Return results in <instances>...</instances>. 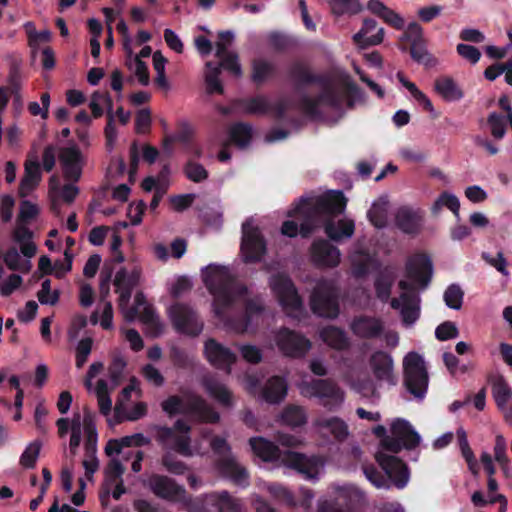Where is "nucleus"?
I'll return each instance as SVG.
<instances>
[{
    "instance_id": "31",
    "label": "nucleus",
    "mask_w": 512,
    "mask_h": 512,
    "mask_svg": "<svg viewBox=\"0 0 512 512\" xmlns=\"http://www.w3.org/2000/svg\"><path fill=\"white\" fill-rule=\"evenodd\" d=\"M352 333L362 339L378 337L383 331V323L380 319L371 316L355 317L350 323Z\"/></svg>"
},
{
    "instance_id": "16",
    "label": "nucleus",
    "mask_w": 512,
    "mask_h": 512,
    "mask_svg": "<svg viewBox=\"0 0 512 512\" xmlns=\"http://www.w3.org/2000/svg\"><path fill=\"white\" fill-rule=\"evenodd\" d=\"M241 257L246 263L259 262L266 253V241L259 225L249 219L242 225Z\"/></svg>"
},
{
    "instance_id": "7",
    "label": "nucleus",
    "mask_w": 512,
    "mask_h": 512,
    "mask_svg": "<svg viewBox=\"0 0 512 512\" xmlns=\"http://www.w3.org/2000/svg\"><path fill=\"white\" fill-rule=\"evenodd\" d=\"M134 447L133 435L125 436L119 440H110L106 444L105 453L110 458L105 468V488L107 493L111 491L113 498L119 499L124 493L122 475L125 468L121 462V456L127 460L128 455L123 454V448Z\"/></svg>"
},
{
    "instance_id": "18",
    "label": "nucleus",
    "mask_w": 512,
    "mask_h": 512,
    "mask_svg": "<svg viewBox=\"0 0 512 512\" xmlns=\"http://www.w3.org/2000/svg\"><path fill=\"white\" fill-rule=\"evenodd\" d=\"M119 308L127 321L132 322L139 319L144 324L155 327V331L153 332L155 335L162 331V324L158 316L155 314L153 308L148 305L142 293L135 295L134 304L132 306L129 302H125L123 305L119 303Z\"/></svg>"
},
{
    "instance_id": "29",
    "label": "nucleus",
    "mask_w": 512,
    "mask_h": 512,
    "mask_svg": "<svg viewBox=\"0 0 512 512\" xmlns=\"http://www.w3.org/2000/svg\"><path fill=\"white\" fill-rule=\"evenodd\" d=\"M384 34V29L378 27L375 20L366 18L361 29L353 35L352 39L358 47L366 48L380 44L384 39Z\"/></svg>"
},
{
    "instance_id": "2",
    "label": "nucleus",
    "mask_w": 512,
    "mask_h": 512,
    "mask_svg": "<svg viewBox=\"0 0 512 512\" xmlns=\"http://www.w3.org/2000/svg\"><path fill=\"white\" fill-rule=\"evenodd\" d=\"M346 199L341 191H329L321 196L301 199L289 216L301 217L300 233L306 237L323 227L328 238L335 242L350 239L355 222L344 214Z\"/></svg>"
},
{
    "instance_id": "17",
    "label": "nucleus",
    "mask_w": 512,
    "mask_h": 512,
    "mask_svg": "<svg viewBox=\"0 0 512 512\" xmlns=\"http://www.w3.org/2000/svg\"><path fill=\"white\" fill-rule=\"evenodd\" d=\"M311 308L320 317L335 318L338 315L336 288L333 282L321 280L317 283L311 296Z\"/></svg>"
},
{
    "instance_id": "19",
    "label": "nucleus",
    "mask_w": 512,
    "mask_h": 512,
    "mask_svg": "<svg viewBox=\"0 0 512 512\" xmlns=\"http://www.w3.org/2000/svg\"><path fill=\"white\" fill-rule=\"evenodd\" d=\"M168 312L177 331L192 336L201 333L203 323L189 306L177 303L172 305Z\"/></svg>"
},
{
    "instance_id": "30",
    "label": "nucleus",
    "mask_w": 512,
    "mask_h": 512,
    "mask_svg": "<svg viewBox=\"0 0 512 512\" xmlns=\"http://www.w3.org/2000/svg\"><path fill=\"white\" fill-rule=\"evenodd\" d=\"M342 380L353 390L365 393L373 389V380L363 365H352L342 374Z\"/></svg>"
},
{
    "instance_id": "10",
    "label": "nucleus",
    "mask_w": 512,
    "mask_h": 512,
    "mask_svg": "<svg viewBox=\"0 0 512 512\" xmlns=\"http://www.w3.org/2000/svg\"><path fill=\"white\" fill-rule=\"evenodd\" d=\"M161 406L170 416L175 414L191 415L203 422H216L219 419L218 413L203 398L192 392L182 396H171L163 401Z\"/></svg>"
},
{
    "instance_id": "48",
    "label": "nucleus",
    "mask_w": 512,
    "mask_h": 512,
    "mask_svg": "<svg viewBox=\"0 0 512 512\" xmlns=\"http://www.w3.org/2000/svg\"><path fill=\"white\" fill-rule=\"evenodd\" d=\"M492 392L498 407L501 410L505 409L511 400L512 391L503 377H498L494 381Z\"/></svg>"
},
{
    "instance_id": "14",
    "label": "nucleus",
    "mask_w": 512,
    "mask_h": 512,
    "mask_svg": "<svg viewBox=\"0 0 512 512\" xmlns=\"http://www.w3.org/2000/svg\"><path fill=\"white\" fill-rule=\"evenodd\" d=\"M210 446L218 456L216 467L219 473L236 485L246 487L249 484L248 473L231 454L227 441L221 437H214L210 440Z\"/></svg>"
},
{
    "instance_id": "12",
    "label": "nucleus",
    "mask_w": 512,
    "mask_h": 512,
    "mask_svg": "<svg viewBox=\"0 0 512 512\" xmlns=\"http://www.w3.org/2000/svg\"><path fill=\"white\" fill-rule=\"evenodd\" d=\"M346 98L344 86L337 81H328L322 85L318 97L304 96L301 108L308 114L319 115L329 111H340Z\"/></svg>"
},
{
    "instance_id": "38",
    "label": "nucleus",
    "mask_w": 512,
    "mask_h": 512,
    "mask_svg": "<svg viewBox=\"0 0 512 512\" xmlns=\"http://www.w3.org/2000/svg\"><path fill=\"white\" fill-rule=\"evenodd\" d=\"M206 392L223 405L231 404V393L227 387L219 382L214 376H206L202 380Z\"/></svg>"
},
{
    "instance_id": "43",
    "label": "nucleus",
    "mask_w": 512,
    "mask_h": 512,
    "mask_svg": "<svg viewBox=\"0 0 512 512\" xmlns=\"http://www.w3.org/2000/svg\"><path fill=\"white\" fill-rule=\"evenodd\" d=\"M443 207L448 208L457 219L460 218V202L456 195L450 192H443L431 206V212L437 215Z\"/></svg>"
},
{
    "instance_id": "55",
    "label": "nucleus",
    "mask_w": 512,
    "mask_h": 512,
    "mask_svg": "<svg viewBox=\"0 0 512 512\" xmlns=\"http://www.w3.org/2000/svg\"><path fill=\"white\" fill-rule=\"evenodd\" d=\"M5 264L11 270L28 271L30 269V261L23 260L16 248L9 249L3 256Z\"/></svg>"
},
{
    "instance_id": "3",
    "label": "nucleus",
    "mask_w": 512,
    "mask_h": 512,
    "mask_svg": "<svg viewBox=\"0 0 512 512\" xmlns=\"http://www.w3.org/2000/svg\"><path fill=\"white\" fill-rule=\"evenodd\" d=\"M373 432L380 438L375 460L396 488H405L410 480V471L397 454L402 449L410 450L418 446L421 441L420 435L402 418H396L390 423L389 433L382 425L376 426Z\"/></svg>"
},
{
    "instance_id": "52",
    "label": "nucleus",
    "mask_w": 512,
    "mask_h": 512,
    "mask_svg": "<svg viewBox=\"0 0 512 512\" xmlns=\"http://www.w3.org/2000/svg\"><path fill=\"white\" fill-rule=\"evenodd\" d=\"M487 123L490 133L495 139L501 140L505 136L507 124L509 123L505 116L492 112L487 118Z\"/></svg>"
},
{
    "instance_id": "59",
    "label": "nucleus",
    "mask_w": 512,
    "mask_h": 512,
    "mask_svg": "<svg viewBox=\"0 0 512 512\" xmlns=\"http://www.w3.org/2000/svg\"><path fill=\"white\" fill-rule=\"evenodd\" d=\"M265 489L276 499L283 501L288 506H296L293 495L285 487L279 484H265Z\"/></svg>"
},
{
    "instance_id": "24",
    "label": "nucleus",
    "mask_w": 512,
    "mask_h": 512,
    "mask_svg": "<svg viewBox=\"0 0 512 512\" xmlns=\"http://www.w3.org/2000/svg\"><path fill=\"white\" fill-rule=\"evenodd\" d=\"M424 222V211L410 206L400 207L395 214V225L405 234L420 233Z\"/></svg>"
},
{
    "instance_id": "23",
    "label": "nucleus",
    "mask_w": 512,
    "mask_h": 512,
    "mask_svg": "<svg viewBox=\"0 0 512 512\" xmlns=\"http://www.w3.org/2000/svg\"><path fill=\"white\" fill-rule=\"evenodd\" d=\"M59 161L64 178L71 182H77L82 175L84 157L79 148L71 144L60 150Z\"/></svg>"
},
{
    "instance_id": "34",
    "label": "nucleus",
    "mask_w": 512,
    "mask_h": 512,
    "mask_svg": "<svg viewBox=\"0 0 512 512\" xmlns=\"http://www.w3.org/2000/svg\"><path fill=\"white\" fill-rule=\"evenodd\" d=\"M366 7L372 14L380 17L394 28L398 30L404 28V19L380 0H369Z\"/></svg>"
},
{
    "instance_id": "6",
    "label": "nucleus",
    "mask_w": 512,
    "mask_h": 512,
    "mask_svg": "<svg viewBox=\"0 0 512 512\" xmlns=\"http://www.w3.org/2000/svg\"><path fill=\"white\" fill-rule=\"evenodd\" d=\"M234 41L232 31H223L219 33V39L215 43V56L219 63L207 61L204 69V81L209 94H222L224 91L220 79L221 69L225 70L231 76L240 78L242 76V67L239 62L237 52L230 49Z\"/></svg>"
},
{
    "instance_id": "46",
    "label": "nucleus",
    "mask_w": 512,
    "mask_h": 512,
    "mask_svg": "<svg viewBox=\"0 0 512 512\" xmlns=\"http://www.w3.org/2000/svg\"><path fill=\"white\" fill-rule=\"evenodd\" d=\"M89 107L92 110L94 118H99L104 113V107L107 108V116L113 114L111 97L106 93L94 92L91 95Z\"/></svg>"
},
{
    "instance_id": "35",
    "label": "nucleus",
    "mask_w": 512,
    "mask_h": 512,
    "mask_svg": "<svg viewBox=\"0 0 512 512\" xmlns=\"http://www.w3.org/2000/svg\"><path fill=\"white\" fill-rule=\"evenodd\" d=\"M41 171L37 161L28 160L25 163V173L20 182L21 196H28L40 183Z\"/></svg>"
},
{
    "instance_id": "1",
    "label": "nucleus",
    "mask_w": 512,
    "mask_h": 512,
    "mask_svg": "<svg viewBox=\"0 0 512 512\" xmlns=\"http://www.w3.org/2000/svg\"><path fill=\"white\" fill-rule=\"evenodd\" d=\"M202 281L212 296L216 318L236 333L256 329L264 305L259 297H250L248 288L237 283L228 266L209 264L201 269Z\"/></svg>"
},
{
    "instance_id": "56",
    "label": "nucleus",
    "mask_w": 512,
    "mask_h": 512,
    "mask_svg": "<svg viewBox=\"0 0 512 512\" xmlns=\"http://www.w3.org/2000/svg\"><path fill=\"white\" fill-rule=\"evenodd\" d=\"M463 296L460 286L452 284L445 290L443 298L449 308L459 310L462 307Z\"/></svg>"
},
{
    "instance_id": "41",
    "label": "nucleus",
    "mask_w": 512,
    "mask_h": 512,
    "mask_svg": "<svg viewBox=\"0 0 512 512\" xmlns=\"http://www.w3.org/2000/svg\"><path fill=\"white\" fill-rule=\"evenodd\" d=\"M125 54L128 69L134 73L141 85L147 86L150 83V76L146 63L140 60L139 56H135L133 48L130 53Z\"/></svg>"
},
{
    "instance_id": "47",
    "label": "nucleus",
    "mask_w": 512,
    "mask_h": 512,
    "mask_svg": "<svg viewBox=\"0 0 512 512\" xmlns=\"http://www.w3.org/2000/svg\"><path fill=\"white\" fill-rule=\"evenodd\" d=\"M50 193L53 196H59L68 203L73 202L79 193L78 187L74 183H69L60 188L59 179L56 176H52L49 181Z\"/></svg>"
},
{
    "instance_id": "44",
    "label": "nucleus",
    "mask_w": 512,
    "mask_h": 512,
    "mask_svg": "<svg viewBox=\"0 0 512 512\" xmlns=\"http://www.w3.org/2000/svg\"><path fill=\"white\" fill-rule=\"evenodd\" d=\"M456 435H457L458 444H459L461 454H462L463 458L466 460L469 470L474 475H478L479 465L474 456L473 451L471 450V448L469 446L467 434H466L465 430L463 428H459L456 432Z\"/></svg>"
},
{
    "instance_id": "9",
    "label": "nucleus",
    "mask_w": 512,
    "mask_h": 512,
    "mask_svg": "<svg viewBox=\"0 0 512 512\" xmlns=\"http://www.w3.org/2000/svg\"><path fill=\"white\" fill-rule=\"evenodd\" d=\"M155 438L165 449L176 451L185 457L202 454L200 444L196 441L191 444L190 426L183 420H177L172 428L154 426Z\"/></svg>"
},
{
    "instance_id": "49",
    "label": "nucleus",
    "mask_w": 512,
    "mask_h": 512,
    "mask_svg": "<svg viewBox=\"0 0 512 512\" xmlns=\"http://www.w3.org/2000/svg\"><path fill=\"white\" fill-rule=\"evenodd\" d=\"M397 79L409 91V93L411 94V97L414 100H416L419 104H421L430 113H434V107H433L431 101L427 98V96L423 92H421L417 88V86L413 82L406 79L401 72L397 73Z\"/></svg>"
},
{
    "instance_id": "61",
    "label": "nucleus",
    "mask_w": 512,
    "mask_h": 512,
    "mask_svg": "<svg viewBox=\"0 0 512 512\" xmlns=\"http://www.w3.org/2000/svg\"><path fill=\"white\" fill-rule=\"evenodd\" d=\"M507 442L503 435L497 434L495 436L494 445V458L502 466L505 473H507L508 456L506 453Z\"/></svg>"
},
{
    "instance_id": "37",
    "label": "nucleus",
    "mask_w": 512,
    "mask_h": 512,
    "mask_svg": "<svg viewBox=\"0 0 512 512\" xmlns=\"http://www.w3.org/2000/svg\"><path fill=\"white\" fill-rule=\"evenodd\" d=\"M350 261L352 273L356 277L365 275L375 262L373 256L364 251L360 243H357L351 252Z\"/></svg>"
},
{
    "instance_id": "50",
    "label": "nucleus",
    "mask_w": 512,
    "mask_h": 512,
    "mask_svg": "<svg viewBox=\"0 0 512 512\" xmlns=\"http://www.w3.org/2000/svg\"><path fill=\"white\" fill-rule=\"evenodd\" d=\"M230 139L237 146L246 147L253 136V129L248 124L238 123L230 128Z\"/></svg>"
},
{
    "instance_id": "58",
    "label": "nucleus",
    "mask_w": 512,
    "mask_h": 512,
    "mask_svg": "<svg viewBox=\"0 0 512 512\" xmlns=\"http://www.w3.org/2000/svg\"><path fill=\"white\" fill-rule=\"evenodd\" d=\"M125 367V359L121 355H115L109 367V378L113 387H116L120 383Z\"/></svg>"
},
{
    "instance_id": "40",
    "label": "nucleus",
    "mask_w": 512,
    "mask_h": 512,
    "mask_svg": "<svg viewBox=\"0 0 512 512\" xmlns=\"http://www.w3.org/2000/svg\"><path fill=\"white\" fill-rule=\"evenodd\" d=\"M282 424L290 426V427H299L307 422V413L306 410L297 405H289L279 416Z\"/></svg>"
},
{
    "instance_id": "33",
    "label": "nucleus",
    "mask_w": 512,
    "mask_h": 512,
    "mask_svg": "<svg viewBox=\"0 0 512 512\" xmlns=\"http://www.w3.org/2000/svg\"><path fill=\"white\" fill-rule=\"evenodd\" d=\"M390 204L386 195L376 199L367 212V218L376 228H384L388 224Z\"/></svg>"
},
{
    "instance_id": "63",
    "label": "nucleus",
    "mask_w": 512,
    "mask_h": 512,
    "mask_svg": "<svg viewBox=\"0 0 512 512\" xmlns=\"http://www.w3.org/2000/svg\"><path fill=\"white\" fill-rule=\"evenodd\" d=\"M411 57L418 63L425 66H431L435 60L422 43L414 44L410 49Z\"/></svg>"
},
{
    "instance_id": "51",
    "label": "nucleus",
    "mask_w": 512,
    "mask_h": 512,
    "mask_svg": "<svg viewBox=\"0 0 512 512\" xmlns=\"http://www.w3.org/2000/svg\"><path fill=\"white\" fill-rule=\"evenodd\" d=\"M94 393L98 400L100 412L105 416L109 415L112 409V401L109 396L107 383L104 380H99L94 388Z\"/></svg>"
},
{
    "instance_id": "13",
    "label": "nucleus",
    "mask_w": 512,
    "mask_h": 512,
    "mask_svg": "<svg viewBox=\"0 0 512 512\" xmlns=\"http://www.w3.org/2000/svg\"><path fill=\"white\" fill-rule=\"evenodd\" d=\"M269 286L284 313L299 319L303 313V304L290 278L284 273L274 274L269 279Z\"/></svg>"
},
{
    "instance_id": "11",
    "label": "nucleus",
    "mask_w": 512,
    "mask_h": 512,
    "mask_svg": "<svg viewBox=\"0 0 512 512\" xmlns=\"http://www.w3.org/2000/svg\"><path fill=\"white\" fill-rule=\"evenodd\" d=\"M300 394L306 398H317L326 409L333 411L344 402V391L332 380L311 379L306 377L296 384Z\"/></svg>"
},
{
    "instance_id": "32",
    "label": "nucleus",
    "mask_w": 512,
    "mask_h": 512,
    "mask_svg": "<svg viewBox=\"0 0 512 512\" xmlns=\"http://www.w3.org/2000/svg\"><path fill=\"white\" fill-rule=\"evenodd\" d=\"M288 385L286 379L274 376L270 378L260 392V396L268 403L281 402L287 395Z\"/></svg>"
},
{
    "instance_id": "53",
    "label": "nucleus",
    "mask_w": 512,
    "mask_h": 512,
    "mask_svg": "<svg viewBox=\"0 0 512 512\" xmlns=\"http://www.w3.org/2000/svg\"><path fill=\"white\" fill-rule=\"evenodd\" d=\"M363 473L366 479L378 489H389L393 484L389 476L386 474V478L373 466H364Z\"/></svg>"
},
{
    "instance_id": "27",
    "label": "nucleus",
    "mask_w": 512,
    "mask_h": 512,
    "mask_svg": "<svg viewBox=\"0 0 512 512\" xmlns=\"http://www.w3.org/2000/svg\"><path fill=\"white\" fill-rule=\"evenodd\" d=\"M147 486L158 497L169 500H180L184 497L185 490L178 486L171 478L154 474L147 480Z\"/></svg>"
},
{
    "instance_id": "5",
    "label": "nucleus",
    "mask_w": 512,
    "mask_h": 512,
    "mask_svg": "<svg viewBox=\"0 0 512 512\" xmlns=\"http://www.w3.org/2000/svg\"><path fill=\"white\" fill-rule=\"evenodd\" d=\"M254 454L263 461H278L282 465L297 470L307 480H318L324 472V460L317 456L307 457L292 451H280L272 442L262 438L250 439Z\"/></svg>"
},
{
    "instance_id": "39",
    "label": "nucleus",
    "mask_w": 512,
    "mask_h": 512,
    "mask_svg": "<svg viewBox=\"0 0 512 512\" xmlns=\"http://www.w3.org/2000/svg\"><path fill=\"white\" fill-rule=\"evenodd\" d=\"M206 502L215 506L219 512H236L241 509L240 501L231 497L226 491L208 494Z\"/></svg>"
},
{
    "instance_id": "21",
    "label": "nucleus",
    "mask_w": 512,
    "mask_h": 512,
    "mask_svg": "<svg viewBox=\"0 0 512 512\" xmlns=\"http://www.w3.org/2000/svg\"><path fill=\"white\" fill-rule=\"evenodd\" d=\"M310 261L319 268H334L341 260L340 250L327 240H315L310 247Z\"/></svg>"
},
{
    "instance_id": "57",
    "label": "nucleus",
    "mask_w": 512,
    "mask_h": 512,
    "mask_svg": "<svg viewBox=\"0 0 512 512\" xmlns=\"http://www.w3.org/2000/svg\"><path fill=\"white\" fill-rule=\"evenodd\" d=\"M274 71L273 65L263 59H257L253 62L252 79L257 83H262L268 79Z\"/></svg>"
},
{
    "instance_id": "20",
    "label": "nucleus",
    "mask_w": 512,
    "mask_h": 512,
    "mask_svg": "<svg viewBox=\"0 0 512 512\" xmlns=\"http://www.w3.org/2000/svg\"><path fill=\"white\" fill-rule=\"evenodd\" d=\"M312 428L314 433L323 439L343 441L349 435L345 421L336 416H319L313 421Z\"/></svg>"
},
{
    "instance_id": "45",
    "label": "nucleus",
    "mask_w": 512,
    "mask_h": 512,
    "mask_svg": "<svg viewBox=\"0 0 512 512\" xmlns=\"http://www.w3.org/2000/svg\"><path fill=\"white\" fill-rule=\"evenodd\" d=\"M395 280V272L392 269H384L375 281L376 294L382 301H387L390 297L391 287Z\"/></svg>"
},
{
    "instance_id": "22",
    "label": "nucleus",
    "mask_w": 512,
    "mask_h": 512,
    "mask_svg": "<svg viewBox=\"0 0 512 512\" xmlns=\"http://www.w3.org/2000/svg\"><path fill=\"white\" fill-rule=\"evenodd\" d=\"M278 348L291 357H302L311 349V342L288 329H281L275 336Z\"/></svg>"
},
{
    "instance_id": "8",
    "label": "nucleus",
    "mask_w": 512,
    "mask_h": 512,
    "mask_svg": "<svg viewBox=\"0 0 512 512\" xmlns=\"http://www.w3.org/2000/svg\"><path fill=\"white\" fill-rule=\"evenodd\" d=\"M94 420L95 415L87 410L84 415L74 413L71 419L60 418L57 420L56 425L60 437L65 436L69 431L71 433L69 449L72 455L76 454L82 437L85 439V447L97 444V430Z\"/></svg>"
},
{
    "instance_id": "36",
    "label": "nucleus",
    "mask_w": 512,
    "mask_h": 512,
    "mask_svg": "<svg viewBox=\"0 0 512 512\" xmlns=\"http://www.w3.org/2000/svg\"><path fill=\"white\" fill-rule=\"evenodd\" d=\"M320 338L325 344L335 350L342 351L351 346L350 338L347 336L346 332L334 326L322 329Z\"/></svg>"
},
{
    "instance_id": "60",
    "label": "nucleus",
    "mask_w": 512,
    "mask_h": 512,
    "mask_svg": "<svg viewBox=\"0 0 512 512\" xmlns=\"http://www.w3.org/2000/svg\"><path fill=\"white\" fill-rule=\"evenodd\" d=\"M270 109V104L265 97L259 96L248 99L243 104V110L249 114H263Z\"/></svg>"
},
{
    "instance_id": "62",
    "label": "nucleus",
    "mask_w": 512,
    "mask_h": 512,
    "mask_svg": "<svg viewBox=\"0 0 512 512\" xmlns=\"http://www.w3.org/2000/svg\"><path fill=\"white\" fill-rule=\"evenodd\" d=\"M41 445L38 442L30 443L20 457V464L25 468L34 467L40 453Z\"/></svg>"
},
{
    "instance_id": "26",
    "label": "nucleus",
    "mask_w": 512,
    "mask_h": 512,
    "mask_svg": "<svg viewBox=\"0 0 512 512\" xmlns=\"http://www.w3.org/2000/svg\"><path fill=\"white\" fill-rule=\"evenodd\" d=\"M369 367L377 381L394 385V363L390 354L384 351H375L369 358Z\"/></svg>"
},
{
    "instance_id": "64",
    "label": "nucleus",
    "mask_w": 512,
    "mask_h": 512,
    "mask_svg": "<svg viewBox=\"0 0 512 512\" xmlns=\"http://www.w3.org/2000/svg\"><path fill=\"white\" fill-rule=\"evenodd\" d=\"M162 465L168 472L176 475L183 474L187 469L186 465L169 451L163 455Z\"/></svg>"
},
{
    "instance_id": "42",
    "label": "nucleus",
    "mask_w": 512,
    "mask_h": 512,
    "mask_svg": "<svg viewBox=\"0 0 512 512\" xmlns=\"http://www.w3.org/2000/svg\"><path fill=\"white\" fill-rule=\"evenodd\" d=\"M435 89L446 101L454 102L463 97L461 89L453 79L448 77L437 79Z\"/></svg>"
},
{
    "instance_id": "25",
    "label": "nucleus",
    "mask_w": 512,
    "mask_h": 512,
    "mask_svg": "<svg viewBox=\"0 0 512 512\" xmlns=\"http://www.w3.org/2000/svg\"><path fill=\"white\" fill-rule=\"evenodd\" d=\"M141 273V269L137 266L133 267L130 271L126 268H121L116 272L114 286L119 294L121 305L125 302H130L132 291L138 285Z\"/></svg>"
},
{
    "instance_id": "28",
    "label": "nucleus",
    "mask_w": 512,
    "mask_h": 512,
    "mask_svg": "<svg viewBox=\"0 0 512 512\" xmlns=\"http://www.w3.org/2000/svg\"><path fill=\"white\" fill-rule=\"evenodd\" d=\"M204 353L207 360L219 369L230 371V366L236 361L233 352L213 339L205 342Z\"/></svg>"
},
{
    "instance_id": "54",
    "label": "nucleus",
    "mask_w": 512,
    "mask_h": 512,
    "mask_svg": "<svg viewBox=\"0 0 512 512\" xmlns=\"http://www.w3.org/2000/svg\"><path fill=\"white\" fill-rule=\"evenodd\" d=\"M86 453L82 465L85 469V477L87 480H92L93 474L99 468V461L96 456L97 444L85 447Z\"/></svg>"
},
{
    "instance_id": "15",
    "label": "nucleus",
    "mask_w": 512,
    "mask_h": 512,
    "mask_svg": "<svg viewBox=\"0 0 512 512\" xmlns=\"http://www.w3.org/2000/svg\"><path fill=\"white\" fill-rule=\"evenodd\" d=\"M405 385L416 398L422 399L428 387V374L421 355L409 352L403 360Z\"/></svg>"
},
{
    "instance_id": "4",
    "label": "nucleus",
    "mask_w": 512,
    "mask_h": 512,
    "mask_svg": "<svg viewBox=\"0 0 512 512\" xmlns=\"http://www.w3.org/2000/svg\"><path fill=\"white\" fill-rule=\"evenodd\" d=\"M408 280H401L399 298L391 300V307L398 310L406 327L413 326L420 316V298L414 290L418 285L425 288L432 276V263L425 255H415L407 262Z\"/></svg>"
}]
</instances>
